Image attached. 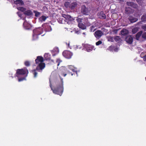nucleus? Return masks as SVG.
I'll list each match as a JSON object with an SVG mask.
<instances>
[{"label": "nucleus", "instance_id": "f257e3e1", "mask_svg": "<svg viewBox=\"0 0 146 146\" xmlns=\"http://www.w3.org/2000/svg\"><path fill=\"white\" fill-rule=\"evenodd\" d=\"M63 83V79H61L60 82L58 83L56 86L54 88H52V85L50 84V88L54 93L59 95L60 96H62L64 90Z\"/></svg>", "mask_w": 146, "mask_h": 146}, {"label": "nucleus", "instance_id": "f03ea898", "mask_svg": "<svg viewBox=\"0 0 146 146\" xmlns=\"http://www.w3.org/2000/svg\"><path fill=\"white\" fill-rule=\"evenodd\" d=\"M29 73V71L26 67L23 68L17 69L16 73V76L18 78L19 77L20 75H26L27 76Z\"/></svg>", "mask_w": 146, "mask_h": 146}, {"label": "nucleus", "instance_id": "7ed1b4c3", "mask_svg": "<svg viewBox=\"0 0 146 146\" xmlns=\"http://www.w3.org/2000/svg\"><path fill=\"white\" fill-rule=\"evenodd\" d=\"M77 4V3L76 2L71 3L68 2H66L65 3L64 5L66 8L73 10L75 8Z\"/></svg>", "mask_w": 146, "mask_h": 146}, {"label": "nucleus", "instance_id": "20e7f679", "mask_svg": "<svg viewBox=\"0 0 146 146\" xmlns=\"http://www.w3.org/2000/svg\"><path fill=\"white\" fill-rule=\"evenodd\" d=\"M68 69H67L66 67H63L61 68L59 72V76L61 80L62 79L61 76H65L67 74H68Z\"/></svg>", "mask_w": 146, "mask_h": 146}, {"label": "nucleus", "instance_id": "39448f33", "mask_svg": "<svg viewBox=\"0 0 146 146\" xmlns=\"http://www.w3.org/2000/svg\"><path fill=\"white\" fill-rule=\"evenodd\" d=\"M42 29L40 28L35 29L33 30V36L34 38H37V36L40 35L42 33Z\"/></svg>", "mask_w": 146, "mask_h": 146}, {"label": "nucleus", "instance_id": "423d86ee", "mask_svg": "<svg viewBox=\"0 0 146 146\" xmlns=\"http://www.w3.org/2000/svg\"><path fill=\"white\" fill-rule=\"evenodd\" d=\"M66 69H68V74H71V76H73L74 74H75L74 73H73L70 72L69 70H71L73 72H75L76 74H77V72L76 70V69L72 65L68 66Z\"/></svg>", "mask_w": 146, "mask_h": 146}, {"label": "nucleus", "instance_id": "0eeeda50", "mask_svg": "<svg viewBox=\"0 0 146 146\" xmlns=\"http://www.w3.org/2000/svg\"><path fill=\"white\" fill-rule=\"evenodd\" d=\"M90 10L89 8L86 7L85 5H83L81 7V11L82 13L84 15L89 14Z\"/></svg>", "mask_w": 146, "mask_h": 146}, {"label": "nucleus", "instance_id": "6e6552de", "mask_svg": "<svg viewBox=\"0 0 146 146\" xmlns=\"http://www.w3.org/2000/svg\"><path fill=\"white\" fill-rule=\"evenodd\" d=\"M62 55L66 58L70 59L71 58L73 54L69 51L65 50L63 52Z\"/></svg>", "mask_w": 146, "mask_h": 146}, {"label": "nucleus", "instance_id": "1a4fd4ad", "mask_svg": "<svg viewBox=\"0 0 146 146\" xmlns=\"http://www.w3.org/2000/svg\"><path fill=\"white\" fill-rule=\"evenodd\" d=\"M45 65L44 63L41 62L36 67V70L38 72H42V70L45 67Z\"/></svg>", "mask_w": 146, "mask_h": 146}, {"label": "nucleus", "instance_id": "9d476101", "mask_svg": "<svg viewBox=\"0 0 146 146\" xmlns=\"http://www.w3.org/2000/svg\"><path fill=\"white\" fill-rule=\"evenodd\" d=\"M103 35L102 32L100 30H97L94 33V35L96 38L97 39H99Z\"/></svg>", "mask_w": 146, "mask_h": 146}, {"label": "nucleus", "instance_id": "9b49d317", "mask_svg": "<svg viewBox=\"0 0 146 146\" xmlns=\"http://www.w3.org/2000/svg\"><path fill=\"white\" fill-rule=\"evenodd\" d=\"M125 40L127 43L131 44L133 43V38L131 36H127L125 38Z\"/></svg>", "mask_w": 146, "mask_h": 146}, {"label": "nucleus", "instance_id": "f8f14e48", "mask_svg": "<svg viewBox=\"0 0 146 146\" xmlns=\"http://www.w3.org/2000/svg\"><path fill=\"white\" fill-rule=\"evenodd\" d=\"M85 48H86V51L88 52H90L94 49V46L86 44L85 45Z\"/></svg>", "mask_w": 146, "mask_h": 146}, {"label": "nucleus", "instance_id": "ddd939ff", "mask_svg": "<svg viewBox=\"0 0 146 146\" xmlns=\"http://www.w3.org/2000/svg\"><path fill=\"white\" fill-rule=\"evenodd\" d=\"M44 61V59L43 57L40 56H37V58L35 60L36 64H38L40 62V63L43 62Z\"/></svg>", "mask_w": 146, "mask_h": 146}, {"label": "nucleus", "instance_id": "4468645a", "mask_svg": "<svg viewBox=\"0 0 146 146\" xmlns=\"http://www.w3.org/2000/svg\"><path fill=\"white\" fill-rule=\"evenodd\" d=\"M133 10L130 7H126L125 8V13L126 14H131L133 13Z\"/></svg>", "mask_w": 146, "mask_h": 146}, {"label": "nucleus", "instance_id": "2eb2a0df", "mask_svg": "<svg viewBox=\"0 0 146 146\" xmlns=\"http://www.w3.org/2000/svg\"><path fill=\"white\" fill-rule=\"evenodd\" d=\"M127 5L131 6L134 8H137V5L132 2H127Z\"/></svg>", "mask_w": 146, "mask_h": 146}, {"label": "nucleus", "instance_id": "dca6fc26", "mask_svg": "<svg viewBox=\"0 0 146 146\" xmlns=\"http://www.w3.org/2000/svg\"><path fill=\"white\" fill-rule=\"evenodd\" d=\"M98 15L99 18L102 19H106V16L104 14V12L101 11L98 14Z\"/></svg>", "mask_w": 146, "mask_h": 146}, {"label": "nucleus", "instance_id": "f3484780", "mask_svg": "<svg viewBox=\"0 0 146 146\" xmlns=\"http://www.w3.org/2000/svg\"><path fill=\"white\" fill-rule=\"evenodd\" d=\"M24 14L25 15L29 16H31L33 14V12L30 10H28L26 11H25L24 12Z\"/></svg>", "mask_w": 146, "mask_h": 146}, {"label": "nucleus", "instance_id": "a211bd4d", "mask_svg": "<svg viewBox=\"0 0 146 146\" xmlns=\"http://www.w3.org/2000/svg\"><path fill=\"white\" fill-rule=\"evenodd\" d=\"M128 19L129 20L131 23H133L136 22L138 20V19L137 18H135L132 16H130Z\"/></svg>", "mask_w": 146, "mask_h": 146}, {"label": "nucleus", "instance_id": "6ab92c4d", "mask_svg": "<svg viewBox=\"0 0 146 146\" xmlns=\"http://www.w3.org/2000/svg\"><path fill=\"white\" fill-rule=\"evenodd\" d=\"M45 30L46 32H49L52 30V28L51 26L48 24H46L45 25Z\"/></svg>", "mask_w": 146, "mask_h": 146}, {"label": "nucleus", "instance_id": "aec40b11", "mask_svg": "<svg viewBox=\"0 0 146 146\" xmlns=\"http://www.w3.org/2000/svg\"><path fill=\"white\" fill-rule=\"evenodd\" d=\"M23 25L25 29H29L31 27L30 25L26 21L24 22Z\"/></svg>", "mask_w": 146, "mask_h": 146}, {"label": "nucleus", "instance_id": "412c9836", "mask_svg": "<svg viewBox=\"0 0 146 146\" xmlns=\"http://www.w3.org/2000/svg\"><path fill=\"white\" fill-rule=\"evenodd\" d=\"M14 3L17 5H24V2L22 0H17L14 1Z\"/></svg>", "mask_w": 146, "mask_h": 146}, {"label": "nucleus", "instance_id": "4be33fe9", "mask_svg": "<svg viewBox=\"0 0 146 146\" xmlns=\"http://www.w3.org/2000/svg\"><path fill=\"white\" fill-rule=\"evenodd\" d=\"M78 27L82 30H84L86 29V26L82 23H79L78 24Z\"/></svg>", "mask_w": 146, "mask_h": 146}, {"label": "nucleus", "instance_id": "5701e85b", "mask_svg": "<svg viewBox=\"0 0 146 146\" xmlns=\"http://www.w3.org/2000/svg\"><path fill=\"white\" fill-rule=\"evenodd\" d=\"M143 33V31H140L139 32H138L136 35L135 37L136 39L137 40H139V38L140 37L141 35Z\"/></svg>", "mask_w": 146, "mask_h": 146}, {"label": "nucleus", "instance_id": "b1692460", "mask_svg": "<svg viewBox=\"0 0 146 146\" xmlns=\"http://www.w3.org/2000/svg\"><path fill=\"white\" fill-rule=\"evenodd\" d=\"M64 16H63V17L65 18L66 19L70 21H72L73 20V19L72 18L71 16L69 15H64Z\"/></svg>", "mask_w": 146, "mask_h": 146}, {"label": "nucleus", "instance_id": "393cba45", "mask_svg": "<svg viewBox=\"0 0 146 146\" xmlns=\"http://www.w3.org/2000/svg\"><path fill=\"white\" fill-rule=\"evenodd\" d=\"M44 58L46 60H50V55L48 54L45 53L44 55Z\"/></svg>", "mask_w": 146, "mask_h": 146}, {"label": "nucleus", "instance_id": "a878e982", "mask_svg": "<svg viewBox=\"0 0 146 146\" xmlns=\"http://www.w3.org/2000/svg\"><path fill=\"white\" fill-rule=\"evenodd\" d=\"M121 34L123 35H127L128 33V31L125 29H122L121 32Z\"/></svg>", "mask_w": 146, "mask_h": 146}, {"label": "nucleus", "instance_id": "bb28decb", "mask_svg": "<svg viewBox=\"0 0 146 146\" xmlns=\"http://www.w3.org/2000/svg\"><path fill=\"white\" fill-rule=\"evenodd\" d=\"M114 40L117 42H119L121 40V39L120 36H115L114 37Z\"/></svg>", "mask_w": 146, "mask_h": 146}, {"label": "nucleus", "instance_id": "cd10ccee", "mask_svg": "<svg viewBox=\"0 0 146 146\" xmlns=\"http://www.w3.org/2000/svg\"><path fill=\"white\" fill-rule=\"evenodd\" d=\"M141 20L142 21L146 22V14L143 15L141 17Z\"/></svg>", "mask_w": 146, "mask_h": 146}, {"label": "nucleus", "instance_id": "c85d7f7f", "mask_svg": "<svg viewBox=\"0 0 146 146\" xmlns=\"http://www.w3.org/2000/svg\"><path fill=\"white\" fill-rule=\"evenodd\" d=\"M36 68L35 69H34L32 71V72L34 75V78H36L37 76V73L36 72Z\"/></svg>", "mask_w": 146, "mask_h": 146}, {"label": "nucleus", "instance_id": "c756f323", "mask_svg": "<svg viewBox=\"0 0 146 146\" xmlns=\"http://www.w3.org/2000/svg\"><path fill=\"white\" fill-rule=\"evenodd\" d=\"M46 17L44 16H42L39 18L40 21H44L46 19Z\"/></svg>", "mask_w": 146, "mask_h": 146}, {"label": "nucleus", "instance_id": "7c9ffc66", "mask_svg": "<svg viewBox=\"0 0 146 146\" xmlns=\"http://www.w3.org/2000/svg\"><path fill=\"white\" fill-rule=\"evenodd\" d=\"M114 37L111 36H110L108 37V40L111 42H113L114 41Z\"/></svg>", "mask_w": 146, "mask_h": 146}, {"label": "nucleus", "instance_id": "2f4dec72", "mask_svg": "<svg viewBox=\"0 0 146 146\" xmlns=\"http://www.w3.org/2000/svg\"><path fill=\"white\" fill-rule=\"evenodd\" d=\"M33 12L35 14V17H38L39 16L40 14V13L35 11H34Z\"/></svg>", "mask_w": 146, "mask_h": 146}, {"label": "nucleus", "instance_id": "473e14b6", "mask_svg": "<svg viewBox=\"0 0 146 146\" xmlns=\"http://www.w3.org/2000/svg\"><path fill=\"white\" fill-rule=\"evenodd\" d=\"M64 20L63 19V18H60L58 19V22L62 24L63 23V22H64Z\"/></svg>", "mask_w": 146, "mask_h": 146}, {"label": "nucleus", "instance_id": "72a5a7b5", "mask_svg": "<svg viewBox=\"0 0 146 146\" xmlns=\"http://www.w3.org/2000/svg\"><path fill=\"white\" fill-rule=\"evenodd\" d=\"M139 4L140 5H142L143 3V0H136Z\"/></svg>", "mask_w": 146, "mask_h": 146}, {"label": "nucleus", "instance_id": "f704fd0d", "mask_svg": "<svg viewBox=\"0 0 146 146\" xmlns=\"http://www.w3.org/2000/svg\"><path fill=\"white\" fill-rule=\"evenodd\" d=\"M25 65L26 66H29L30 65V64L29 61H26L25 62Z\"/></svg>", "mask_w": 146, "mask_h": 146}, {"label": "nucleus", "instance_id": "c9c22d12", "mask_svg": "<svg viewBox=\"0 0 146 146\" xmlns=\"http://www.w3.org/2000/svg\"><path fill=\"white\" fill-rule=\"evenodd\" d=\"M137 28H135L132 29V32L133 33L135 34L137 32Z\"/></svg>", "mask_w": 146, "mask_h": 146}, {"label": "nucleus", "instance_id": "e433bc0d", "mask_svg": "<svg viewBox=\"0 0 146 146\" xmlns=\"http://www.w3.org/2000/svg\"><path fill=\"white\" fill-rule=\"evenodd\" d=\"M62 60L59 59H57L56 60V62L57 63V65L58 66L60 65V63L62 62Z\"/></svg>", "mask_w": 146, "mask_h": 146}, {"label": "nucleus", "instance_id": "4c0bfd02", "mask_svg": "<svg viewBox=\"0 0 146 146\" xmlns=\"http://www.w3.org/2000/svg\"><path fill=\"white\" fill-rule=\"evenodd\" d=\"M142 38L146 39V32L144 33L142 35Z\"/></svg>", "mask_w": 146, "mask_h": 146}, {"label": "nucleus", "instance_id": "58836bf2", "mask_svg": "<svg viewBox=\"0 0 146 146\" xmlns=\"http://www.w3.org/2000/svg\"><path fill=\"white\" fill-rule=\"evenodd\" d=\"M102 43V42L101 40H99L96 42V44L97 46H98Z\"/></svg>", "mask_w": 146, "mask_h": 146}, {"label": "nucleus", "instance_id": "ea45409f", "mask_svg": "<svg viewBox=\"0 0 146 146\" xmlns=\"http://www.w3.org/2000/svg\"><path fill=\"white\" fill-rule=\"evenodd\" d=\"M25 79V77H22L18 78L19 82H21Z\"/></svg>", "mask_w": 146, "mask_h": 146}, {"label": "nucleus", "instance_id": "a19ab883", "mask_svg": "<svg viewBox=\"0 0 146 146\" xmlns=\"http://www.w3.org/2000/svg\"><path fill=\"white\" fill-rule=\"evenodd\" d=\"M141 29L144 31H146V24L144 25L141 26Z\"/></svg>", "mask_w": 146, "mask_h": 146}, {"label": "nucleus", "instance_id": "79ce46f5", "mask_svg": "<svg viewBox=\"0 0 146 146\" xmlns=\"http://www.w3.org/2000/svg\"><path fill=\"white\" fill-rule=\"evenodd\" d=\"M18 9L19 10H20L21 11L24 12V11L25 10V9L23 7H19L18 8Z\"/></svg>", "mask_w": 146, "mask_h": 146}, {"label": "nucleus", "instance_id": "37998d69", "mask_svg": "<svg viewBox=\"0 0 146 146\" xmlns=\"http://www.w3.org/2000/svg\"><path fill=\"white\" fill-rule=\"evenodd\" d=\"M95 27L94 26H92L90 27V30L91 31H94V29Z\"/></svg>", "mask_w": 146, "mask_h": 146}, {"label": "nucleus", "instance_id": "c03bdc74", "mask_svg": "<svg viewBox=\"0 0 146 146\" xmlns=\"http://www.w3.org/2000/svg\"><path fill=\"white\" fill-rule=\"evenodd\" d=\"M82 19L80 18H78L76 20L77 21L78 23H81L82 21Z\"/></svg>", "mask_w": 146, "mask_h": 146}, {"label": "nucleus", "instance_id": "a18cd8bd", "mask_svg": "<svg viewBox=\"0 0 146 146\" xmlns=\"http://www.w3.org/2000/svg\"><path fill=\"white\" fill-rule=\"evenodd\" d=\"M86 25L87 26H89L91 25V24L89 22H87L86 23Z\"/></svg>", "mask_w": 146, "mask_h": 146}, {"label": "nucleus", "instance_id": "49530a36", "mask_svg": "<svg viewBox=\"0 0 146 146\" xmlns=\"http://www.w3.org/2000/svg\"><path fill=\"white\" fill-rule=\"evenodd\" d=\"M142 21H140L139 22L137 23V25H140L142 24Z\"/></svg>", "mask_w": 146, "mask_h": 146}, {"label": "nucleus", "instance_id": "de8ad7c7", "mask_svg": "<svg viewBox=\"0 0 146 146\" xmlns=\"http://www.w3.org/2000/svg\"><path fill=\"white\" fill-rule=\"evenodd\" d=\"M143 60L144 61H146V54L143 57Z\"/></svg>", "mask_w": 146, "mask_h": 146}, {"label": "nucleus", "instance_id": "09e8293b", "mask_svg": "<svg viewBox=\"0 0 146 146\" xmlns=\"http://www.w3.org/2000/svg\"><path fill=\"white\" fill-rule=\"evenodd\" d=\"M116 1H118L119 2H123L124 1V0H116Z\"/></svg>", "mask_w": 146, "mask_h": 146}, {"label": "nucleus", "instance_id": "8fccbe9b", "mask_svg": "<svg viewBox=\"0 0 146 146\" xmlns=\"http://www.w3.org/2000/svg\"><path fill=\"white\" fill-rule=\"evenodd\" d=\"M112 46H110L109 47V48H108V49L109 50H110V49H111V48H112Z\"/></svg>", "mask_w": 146, "mask_h": 146}, {"label": "nucleus", "instance_id": "3c124183", "mask_svg": "<svg viewBox=\"0 0 146 146\" xmlns=\"http://www.w3.org/2000/svg\"><path fill=\"white\" fill-rule=\"evenodd\" d=\"M69 46H70V44H69V43H68V47H70Z\"/></svg>", "mask_w": 146, "mask_h": 146}, {"label": "nucleus", "instance_id": "603ef678", "mask_svg": "<svg viewBox=\"0 0 146 146\" xmlns=\"http://www.w3.org/2000/svg\"><path fill=\"white\" fill-rule=\"evenodd\" d=\"M82 34L84 35H85L86 34V33H82Z\"/></svg>", "mask_w": 146, "mask_h": 146}, {"label": "nucleus", "instance_id": "864d4df0", "mask_svg": "<svg viewBox=\"0 0 146 146\" xmlns=\"http://www.w3.org/2000/svg\"><path fill=\"white\" fill-rule=\"evenodd\" d=\"M145 80H146V77H145Z\"/></svg>", "mask_w": 146, "mask_h": 146}]
</instances>
